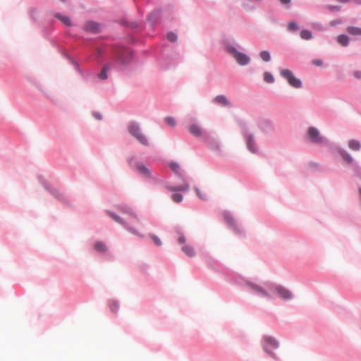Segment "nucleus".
Returning <instances> with one entry per match:
<instances>
[{"mask_svg": "<svg viewBox=\"0 0 361 361\" xmlns=\"http://www.w3.org/2000/svg\"><path fill=\"white\" fill-rule=\"evenodd\" d=\"M227 279L231 283L257 293H268L269 291L273 293H290L286 287L276 283L270 281L258 282L256 279L246 278L235 272L228 273Z\"/></svg>", "mask_w": 361, "mask_h": 361, "instance_id": "1", "label": "nucleus"}, {"mask_svg": "<svg viewBox=\"0 0 361 361\" xmlns=\"http://www.w3.org/2000/svg\"><path fill=\"white\" fill-rule=\"evenodd\" d=\"M133 52L128 49H120L115 54L114 63H106L98 73L97 78L101 80L108 79V72L112 68L123 70L131 61Z\"/></svg>", "mask_w": 361, "mask_h": 361, "instance_id": "2", "label": "nucleus"}, {"mask_svg": "<svg viewBox=\"0 0 361 361\" xmlns=\"http://www.w3.org/2000/svg\"><path fill=\"white\" fill-rule=\"evenodd\" d=\"M221 45L224 50L231 56L239 66H245L250 63V57L240 51L243 48L233 37H224L221 39Z\"/></svg>", "mask_w": 361, "mask_h": 361, "instance_id": "3", "label": "nucleus"}, {"mask_svg": "<svg viewBox=\"0 0 361 361\" xmlns=\"http://www.w3.org/2000/svg\"><path fill=\"white\" fill-rule=\"evenodd\" d=\"M164 165H168L176 176L182 182L181 185H172L169 182L165 183V188L172 192L183 191L188 192L190 190V178L185 175L184 171L180 169L178 162L171 161L167 163L164 161Z\"/></svg>", "mask_w": 361, "mask_h": 361, "instance_id": "4", "label": "nucleus"}, {"mask_svg": "<svg viewBox=\"0 0 361 361\" xmlns=\"http://www.w3.org/2000/svg\"><path fill=\"white\" fill-rule=\"evenodd\" d=\"M92 250L103 262H112L116 260V255L107 241L99 239L94 240Z\"/></svg>", "mask_w": 361, "mask_h": 361, "instance_id": "5", "label": "nucleus"}, {"mask_svg": "<svg viewBox=\"0 0 361 361\" xmlns=\"http://www.w3.org/2000/svg\"><path fill=\"white\" fill-rule=\"evenodd\" d=\"M221 216L228 228L238 238H246V231L242 222L229 211H223Z\"/></svg>", "mask_w": 361, "mask_h": 361, "instance_id": "6", "label": "nucleus"}, {"mask_svg": "<svg viewBox=\"0 0 361 361\" xmlns=\"http://www.w3.org/2000/svg\"><path fill=\"white\" fill-rule=\"evenodd\" d=\"M127 132L138 143L145 147L149 146V140L143 133L141 125L136 121H130L126 126Z\"/></svg>", "mask_w": 361, "mask_h": 361, "instance_id": "7", "label": "nucleus"}, {"mask_svg": "<svg viewBox=\"0 0 361 361\" xmlns=\"http://www.w3.org/2000/svg\"><path fill=\"white\" fill-rule=\"evenodd\" d=\"M39 183L43 186L44 190L47 191L51 196L64 204H69L68 197L59 189L55 188L52 184L49 183L42 176H38Z\"/></svg>", "mask_w": 361, "mask_h": 361, "instance_id": "8", "label": "nucleus"}, {"mask_svg": "<svg viewBox=\"0 0 361 361\" xmlns=\"http://www.w3.org/2000/svg\"><path fill=\"white\" fill-rule=\"evenodd\" d=\"M306 137L307 140L312 145H322L329 143V139L322 135L319 130L314 126H310L307 129Z\"/></svg>", "mask_w": 361, "mask_h": 361, "instance_id": "9", "label": "nucleus"}, {"mask_svg": "<svg viewBox=\"0 0 361 361\" xmlns=\"http://www.w3.org/2000/svg\"><path fill=\"white\" fill-rule=\"evenodd\" d=\"M280 76L286 80L288 84L295 89L302 87V82L300 78L295 76L293 72L288 68H279Z\"/></svg>", "mask_w": 361, "mask_h": 361, "instance_id": "10", "label": "nucleus"}, {"mask_svg": "<svg viewBox=\"0 0 361 361\" xmlns=\"http://www.w3.org/2000/svg\"><path fill=\"white\" fill-rule=\"evenodd\" d=\"M191 123L188 126L189 133L196 137H201L202 141L207 140L209 138V133L202 128L201 124L197 121L195 117H190L189 118Z\"/></svg>", "mask_w": 361, "mask_h": 361, "instance_id": "11", "label": "nucleus"}, {"mask_svg": "<svg viewBox=\"0 0 361 361\" xmlns=\"http://www.w3.org/2000/svg\"><path fill=\"white\" fill-rule=\"evenodd\" d=\"M105 212L115 222L121 225L126 231H128L131 234L137 235L140 238L144 237V235L142 234H141L135 228L131 226L123 218L120 216L116 213H115L111 210H106Z\"/></svg>", "mask_w": 361, "mask_h": 361, "instance_id": "12", "label": "nucleus"}, {"mask_svg": "<svg viewBox=\"0 0 361 361\" xmlns=\"http://www.w3.org/2000/svg\"><path fill=\"white\" fill-rule=\"evenodd\" d=\"M341 157L348 165L351 166L355 176L361 180V166L347 150H341Z\"/></svg>", "mask_w": 361, "mask_h": 361, "instance_id": "13", "label": "nucleus"}, {"mask_svg": "<svg viewBox=\"0 0 361 361\" xmlns=\"http://www.w3.org/2000/svg\"><path fill=\"white\" fill-rule=\"evenodd\" d=\"M128 163L144 178L155 180V178L152 176V171L145 164L137 161L134 157L128 159Z\"/></svg>", "mask_w": 361, "mask_h": 361, "instance_id": "14", "label": "nucleus"}, {"mask_svg": "<svg viewBox=\"0 0 361 361\" xmlns=\"http://www.w3.org/2000/svg\"><path fill=\"white\" fill-rule=\"evenodd\" d=\"M242 130L247 149L252 154H258L259 149L257 147L254 135L249 133L246 125L242 126Z\"/></svg>", "mask_w": 361, "mask_h": 361, "instance_id": "15", "label": "nucleus"}, {"mask_svg": "<svg viewBox=\"0 0 361 361\" xmlns=\"http://www.w3.org/2000/svg\"><path fill=\"white\" fill-rule=\"evenodd\" d=\"M116 208L121 213L125 214L129 216H131L132 218L135 219L137 222H140V218L137 214L135 209L132 206L126 204H121L117 205Z\"/></svg>", "mask_w": 361, "mask_h": 361, "instance_id": "16", "label": "nucleus"}, {"mask_svg": "<svg viewBox=\"0 0 361 361\" xmlns=\"http://www.w3.org/2000/svg\"><path fill=\"white\" fill-rule=\"evenodd\" d=\"M277 347L278 343L274 338L270 336H265L264 338V350L273 357H274V355L272 353V350L277 348Z\"/></svg>", "mask_w": 361, "mask_h": 361, "instance_id": "17", "label": "nucleus"}, {"mask_svg": "<svg viewBox=\"0 0 361 361\" xmlns=\"http://www.w3.org/2000/svg\"><path fill=\"white\" fill-rule=\"evenodd\" d=\"M83 29L85 32L97 34L101 32V25L96 21L88 20L85 23Z\"/></svg>", "mask_w": 361, "mask_h": 361, "instance_id": "18", "label": "nucleus"}, {"mask_svg": "<svg viewBox=\"0 0 361 361\" xmlns=\"http://www.w3.org/2000/svg\"><path fill=\"white\" fill-rule=\"evenodd\" d=\"M206 145L213 152L219 154L221 152V144L216 139L209 134L207 140H203Z\"/></svg>", "mask_w": 361, "mask_h": 361, "instance_id": "19", "label": "nucleus"}, {"mask_svg": "<svg viewBox=\"0 0 361 361\" xmlns=\"http://www.w3.org/2000/svg\"><path fill=\"white\" fill-rule=\"evenodd\" d=\"M258 127L260 130L266 133H269L274 130L273 123L267 119L260 120L258 123Z\"/></svg>", "mask_w": 361, "mask_h": 361, "instance_id": "20", "label": "nucleus"}, {"mask_svg": "<svg viewBox=\"0 0 361 361\" xmlns=\"http://www.w3.org/2000/svg\"><path fill=\"white\" fill-rule=\"evenodd\" d=\"M212 102L224 107H231V103L228 98L224 94H219L216 96L213 99Z\"/></svg>", "mask_w": 361, "mask_h": 361, "instance_id": "21", "label": "nucleus"}, {"mask_svg": "<svg viewBox=\"0 0 361 361\" xmlns=\"http://www.w3.org/2000/svg\"><path fill=\"white\" fill-rule=\"evenodd\" d=\"M161 18V11L159 10H154L152 11L149 16L147 17V23L149 25L153 27L157 22Z\"/></svg>", "mask_w": 361, "mask_h": 361, "instance_id": "22", "label": "nucleus"}, {"mask_svg": "<svg viewBox=\"0 0 361 361\" xmlns=\"http://www.w3.org/2000/svg\"><path fill=\"white\" fill-rule=\"evenodd\" d=\"M348 148L354 152H357L361 149V142L356 139L349 140L348 142Z\"/></svg>", "mask_w": 361, "mask_h": 361, "instance_id": "23", "label": "nucleus"}, {"mask_svg": "<svg viewBox=\"0 0 361 361\" xmlns=\"http://www.w3.org/2000/svg\"><path fill=\"white\" fill-rule=\"evenodd\" d=\"M54 17L61 20L65 25L71 27L73 25L72 21L68 16H63L60 13H55Z\"/></svg>", "mask_w": 361, "mask_h": 361, "instance_id": "24", "label": "nucleus"}, {"mask_svg": "<svg viewBox=\"0 0 361 361\" xmlns=\"http://www.w3.org/2000/svg\"><path fill=\"white\" fill-rule=\"evenodd\" d=\"M322 146L328 147L329 149L331 152H337L340 156H341V150H346L345 149L341 147L338 146L336 144L331 142L329 140V143L327 145H322Z\"/></svg>", "mask_w": 361, "mask_h": 361, "instance_id": "25", "label": "nucleus"}, {"mask_svg": "<svg viewBox=\"0 0 361 361\" xmlns=\"http://www.w3.org/2000/svg\"><path fill=\"white\" fill-rule=\"evenodd\" d=\"M337 42L339 44L343 47H348L350 43V39L348 35L345 34H341L337 36Z\"/></svg>", "mask_w": 361, "mask_h": 361, "instance_id": "26", "label": "nucleus"}, {"mask_svg": "<svg viewBox=\"0 0 361 361\" xmlns=\"http://www.w3.org/2000/svg\"><path fill=\"white\" fill-rule=\"evenodd\" d=\"M348 34L354 36H361V27L349 26L347 28Z\"/></svg>", "mask_w": 361, "mask_h": 361, "instance_id": "27", "label": "nucleus"}, {"mask_svg": "<svg viewBox=\"0 0 361 361\" xmlns=\"http://www.w3.org/2000/svg\"><path fill=\"white\" fill-rule=\"evenodd\" d=\"M300 36L304 40H310L313 37L312 32L307 29L302 30Z\"/></svg>", "mask_w": 361, "mask_h": 361, "instance_id": "28", "label": "nucleus"}, {"mask_svg": "<svg viewBox=\"0 0 361 361\" xmlns=\"http://www.w3.org/2000/svg\"><path fill=\"white\" fill-rule=\"evenodd\" d=\"M182 251L188 257H191L195 256V252L192 247L186 245L182 247Z\"/></svg>", "mask_w": 361, "mask_h": 361, "instance_id": "29", "label": "nucleus"}, {"mask_svg": "<svg viewBox=\"0 0 361 361\" xmlns=\"http://www.w3.org/2000/svg\"><path fill=\"white\" fill-rule=\"evenodd\" d=\"M64 56L67 58L71 63L74 66L75 68L80 73H82V70L80 69V65L78 61H76L74 59H73L70 55H68L66 52L63 54Z\"/></svg>", "mask_w": 361, "mask_h": 361, "instance_id": "30", "label": "nucleus"}, {"mask_svg": "<svg viewBox=\"0 0 361 361\" xmlns=\"http://www.w3.org/2000/svg\"><path fill=\"white\" fill-rule=\"evenodd\" d=\"M287 29L289 32H297L298 30H299L300 27H299V25L298 23H296L295 21H292V22L288 23Z\"/></svg>", "mask_w": 361, "mask_h": 361, "instance_id": "31", "label": "nucleus"}, {"mask_svg": "<svg viewBox=\"0 0 361 361\" xmlns=\"http://www.w3.org/2000/svg\"><path fill=\"white\" fill-rule=\"evenodd\" d=\"M260 59L264 62H269L271 60V55L269 51L264 50L259 52Z\"/></svg>", "mask_w": 361, "mask_h": 361, "instance_id": "32", "label": "nucleus"}, {"mask_svg": "<svg viewBox=\"0 0 361 361\" xmlns=\"http://www.w3.org/2000/svg\"><path fill=\"white\" fill-rule=\"evenodd\" d=\"M264 80L269 84L274 82L275 79L274 75L269 72H264L263 75Z\"/></svg>", "mask_w": 361, "mask_h": 361, "instance_id": "33", "label": "nucleus"}, {"mask_svg": "<svg viewBox=\"0 0 361 361\" xmlns=\"http://www.w3.org/2000/svg\"><path fill=\"white\" fill-rule=\"evenodd\" d=\"M166 39L171 42H176L178 39L177 34L173 32H169L166 35Z\"/></svg>", "mask_w": 361, "mask_h": 361, "instance_id": "34", "label": "nucleus"}, {"mask_svg": "<svg viewBox=\"0 0 361 361\" xmlns=\"http://www.w3.org/2000/svg\"><path fill=\"white\" fill-rule=\"evenodd\" d=\"M183 195L180 193H173L171 195V199L174 202L180 203L183 201Z\"/></svg>", "mask_w": 361, "mask_h": 361, "instance_id": "35", "label": "nucleus"}, {"mask_svg": "<svg viewBox=\"0 0 361 361\" xmlns=\"http://www.w3.org/2000/svg\"><path fill=\"white\" fill-rule=\"evenodd\" d=\"M104 54V51L102 48H97L94 56L97 60H101Z\"/></svg>", "mask_w": 361, "mask_h": 361, "instance_id": "36", "label": "nucleus"}, {"mask_svg": "<svg viewBox=\"0 0 361 361\" xmlns=\"http://www.w3.org/2000/svg\"><path fill=\"white\" fill-rule=\"evenodd\" d=\"M165 122L170 126L174 127L176 126V121L173 117L167 116L165 118Z\"/></svg>", "mask_w": 361, "mask_h": 361, "instance_id": "37", "label": "nucleus"}, {"mask_svg": "<svg viewBox=\"0 0 361 361\" xmlns=\"http://www.w3.org/2000/svg\"><path fill=\"white\" fill-rule=\"evenodd\" d=\"M312 28H314V30H317V31H320V32H322V31H324L326 30V29L324 28V27L323 26V25L320 23H313L312 24Z\"/></svg>", "mask_w": 361, "mask_h": 361, "instance_id": "38", "label": "nucleus"}, {"mask_svg": "<svg viewBox=\"0 0 361 361\" xmlns=\"http://www.w3.org/2000/svg\"><path fill=\"white\" fill-rule=\"evenodd\" d=\"M194 190H195L197 197L200 199H201L202 200H207V195L205 194H203L197 186L194 187Z\"/></svg>", "mask_w": 361, "mask_h": 361, "instance_id": "39", "label": "nucleus"}, {"mask_svg": "<svg viewBox=\"0 0 361 361\" xmlns=\"http://www.w3.org/2000/svg\"><path fill=\"white\" fill-rule=\"evenodd\" d=\"M261 0H246L245 2L243 3V6L247 9H254L255 6L250 4V2H259Z\"/></svg>", "mask_w": 361, "mask_h": 361, "instance_id": "40", "label": "nucleus"}, {"mask_svg": "<svg viewBox=\"0 0 361 361\" xmlns=\"http://www.w3.org/2000/svg\"><path fill=\"white\" fill-rule=\"evenodd\" d=\"M150 237L152 239V240L154 241V243L157 245V246H161L162 245V243H161V240H160V238L157 236L156 235H154V234H151L150 235Z\"/></svg>", "mask_w": 361, "mask_h": 361, "instance_id": "41", "label": "nucleus"}, {"mask_svg": "<svg viewBox=\"0 0 361 361\" xmlns=\"http://www.w3.org/2000/svg\"><path fill=\"white\" fill-rule=\"evenodd\" d=\"M326 7L331 12L340 11L341 9V6H337V5H335V6H334V5H327Z\"/></svg>", "mask_w": 361, "mask_h": 361, "instance_id": "42", "label": "nucleus"}, {"mask_svg": "<svg viewBox=\"0 0 361 361\" xmlns=\"http://www.w3.org/2000/svg\"><path fill=\"white\" fill-rule=\"evenodd\" d=\"M178 237L177 238V240L179 243L183 244L186 242V238L182 233H178Z\"/></svg>", "mask_w": 361, "mask_h": 361, "instance_id": "43", "label": "nucleus"}, {"mask_svg": "<svg viewBox=\"0 0 361 361\" xmlns=\"http://www.w3.org/2000/svg\"><path fill=\"white\" fill-rule=\"evenodd\" d=\"M37 9H36V8H31V9L30 10V17H31V18H32L35 21V20H37V16H37Z\"/></svg>", "mask_w": 361, "mask_h": 361, "instance_id": "44", "label": "nucleus"}, {"mask_svg": "<svg viewBox=\"0 0 361 361\" xmlns=\"http://www.w3.org/2000/svg\"><path fill=\"white\" fill-rule=\"evenodd\" d=\"M312 63L313 65L318 66V67H320L323 65V61L320 59H313Z\"/></svg>", "mask_w": 361, "mask_h": 361, "instance_id": "45", "label": "nucleus"}, {"mask_svg": "<svg viewBox=\"0 0 361 361\" xmlns=\"http://www.w3.org/2000/svg\"><path fill=\"white\" fill-rule=\"evenodd\" d=\"M341 23L342 22H341V19H336V20H333L330 21L329 25L331 27H335V26L340 25Z\"/></svg>", "mask_w": 361, "mask_h": 361, "instance_id": "46", "label": "nucleus"}, {"mask_svg": "<svg viewBox=\"0 0 361 361\" xmlns=\"http://www.w3.org/2000/svg\"><path fill=\"white\" fill-rule=\"evenodd\" d=\"M352 75L357 80H361V71L357 70L353 72Z\"/></svg>", "mask_w": 361, "mask_h": 361, "instance_id": "47", "label": "nucleus"}, {"mask_svg": "<svg viewBox=\"0 0 361 361\" xmlns=\"http://www.w3.org/2000/svg\"><path fill=\"white\" fill-rule=\"evenodd\" d=\"M93 116L97 119V120H102V115L99 113V112H93Z\"/></svg>", "mask_w": 361, "mask_h": 361, "instance_id": "48", "label": "nucleus"}, {"mask_svg": "<svg viewBox=\"0 0 361 361\" xmlns=\"http://www.w3.org/2000/svg\"><path fill=\"white\" fill-rule=\"evenodd\" d=\"M111 310L112 312H116L118 310V304L116 302H113L111 305Z\"/></svg>", "mask_w": 361, "mask_h": 361, "instance_id": "49", "label": "nucleus"}, {"mask_svg": "<svg viewBox=\"0 0 361 361\" xmlns=\"http://www.w3.org/2000/svg\"><path fill=\"white\" fill-rule=\"evenodd\" d=\"M130 24H131L130 27L133 29H138L140 26V25L136 22H133Z\"/></svg>", "mask_w": 361, "mask_h": 361, "instance_id": "50", "label": "nucleus"}, {"mask_svg": "<svg viewBox=\"0 0 361 361\" xmlns=\"http://www.w3.org/2000/svg\"><path fill=\"white\" fill-rule=\"evenodd\" d=\"M281 4L287 5L289 4L291 0H279Z\"/></svg>", "mask_w": 361, "mask_h": 361, "instance_id": "51", "label": "nucleus"}, {"mask_svg": "<svg viewBox=\"0 0 361 361\" xmlns=\"http://www.w3.org/2000/svg\"><path fill=\"white\" fill-rule=\"evenodd\" d=\"M283 298V299L284 300H288L290 298V296L291 295H286V294H284V295H281Z\"/></svg>", "mask_w": 361, "mask_h": 361, "instance_id": "52", "label": "nucleus"}, {"mask_svg": "<svg viewBox=\"0 0 361 361\" xmlns=\"http://www.w3.org/2000/svg\"><path fill=\"white\" fill-rule=\"evenodd\" d=\"M337 1L342 4H346V3H349L350 1H352V0H337Z\"/></svg>", "mask_w": 361, "mask_h": 361, "instance_id": "53", "label": "nucleus"}, {"mask_svg": "<svg viewBox=\"0 0 361 361\" xmlns=\"http://www.w3.org/2000/svg\"><path fill=\"white\" fill-rule=\"evenodd\" d=\"M352 1L356 4L357 5L361 6V0H352Z\"/></svg>", "mask_w": 361, "mask_h": 361, "instance_id": "54", "label": "nucleus"}, {"mask_svg": "<svg viewBox=\"0 0 361 361\" xmlns=\"http://www.w3.org/2000/svg\"><path fill=\"white\" fill-rule=\"evenodd\" d=\"M358 193H359L360 198L361 199V187L358 188Z\"/></svg>", "mask_w": 361, "mask_h": 361, "instance_id": "55", "label": "nucleus"}]
</instances>
